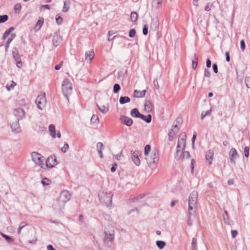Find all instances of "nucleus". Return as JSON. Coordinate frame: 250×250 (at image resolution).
I'll use <instances>...</instances> for the list:
<instances>
[{
    "label": "nucleus",
    "instance_id": "f257e3e1",
    "mask_svg": "<svg viewBox=\"0 0 250 250\" xmlns=\"http://www.w3.org/2000/svg\"><path fill=\"white\" fill-rule=\"evenodd\" d=\"M198 200V192L195 190L192 191L188 198V210L187 212L188 224L191 226L195 218Z\"/></svg>",
    "mask_w": 250,
    "mask_h": 250
},
{
    "label": "nucleus",
    "instance_id": "f03ea898",
    "mask_svg": "<svg viewBox=\"0 0 250 250\" xmlns=\"http://www.w3.org/2000/svg\"><path fill=\"white\" fill-rule=\"evenodd\" d=\"M187 136L185 133H181L176 147V153L175 158L177 160L186 161L189 159V152L188 151H184L186 144Z\"/></svg>",
    "mask_w": 250,
    "mask_h": 250
},
{
    "label": "nucleus",
    "instance_id": "7ed1b4c3",
    "mask_svg": "<svg viewBox=\"0 0 250 250\" xmlns=\"http://www.w3.org/2000/svg\"><path fill=\"white\" fill-rule=\"evenodd\" d=\"M144 155L149 167L152 169H155L159 161L158 150L156 148L151 150L150 146L147 145L145 147Z\"/></svg>",
    "mask_w": 250,
    "mask_h": 250
},
{
    "label": "nucleus",
    "instance_id": "20e7f679",
    "mask_svg": "<svg viewBox=\"0 0 250 250\" xmlns=\"http://www.w3.org/2000/svg\"><path fill=\"white\" fill-rule=\"evenodd\" d=\"M70 198L71 195L69 192L67 190H63L60 193L58 199L53 204V206L55 209H61Z\"/></svg>",
    "mask_w": 250,
    "mask_h": 250
},
{
    "label": "nucleus",
    "instance_id": "39448f33",
    "mask_svg": "<svg viewBox=\"0 0 250 250\" xmlns=\"http://www.w3.org/2000/svg\"><path fill=\"white\" fill-rule=\"evenodd\" d=\"M115 231L111 228H106L104 229V245L107 247L111 246L114 239Z\"/></svg>",
    "mask_w": 250,
    "mask_h": 250
},
{
    "label": "nucleus",
    "instance_id": "423d86ee",
    "mask_svg": "<svg viewBox=\"0 0 250 250\" xmlns=\"http://www.w3.org/2000/svg\"><path fill=\"white\" fill-rule=\"evenodd\" d=\"M62 90L64 95L68 99V96L72 93V84L68 79H65L62 81Z\"/></svg>",
    "mask_w": 250,
    "mask_h": 250
},
{
    "label": "nucleus",
    "instance_id": "0eeeda50",
    "mask_svg": "<svg viewBox=\"0 0 250 250\" xmlns=\"http://www.w3.org/2000/svg\"><path fill=\"white\" fill-rule=\"evenodd\" d=\"M31 158L33 162L41 168L45 169L44 164V158L41 154L37 152H33L31 153Z\"/></svg>",
    "mask_w": 250,
    "mask_h": 250
},
{
    "label": "nucleus",
    "instance_id": "6e6552de",
    "mask_svg": "<svg viewBox=\"0 0 250 250\" xmlns=\"http://www.w3.org/2000/svg\"><path fill=\"white\" fill-rule=\"evenodd\" d=\"M35 103L39 109L43 110L44 109L46 104V99L45 93H41L39 94L36 98Z\"/></svg>",
    "mask_w": 250,
    "mask_h": 250
},
{
    "label": "nucleus",
    "instance_id": "1a4fd4ad",
    "mask_svg": "<svg viewBox=\"0 0 250 250\" xmlns=\"http://www.w3.org/2000/svg\"><path fill=\"white\" fill-rule=\"evenodd\" d=\"M112 194L106 192H102L99 195V199L101 202L106 205L111 204Z\"/></svg>",
    "mask_w": 250,
    "mask_h": 250
},
{
    "label": "nucleus",
    "instance_id": "9d476101",
    "mask_svg": "<svg viewBox=\"0 0 250 250\" xmlns=\"http://www.w3.org/2000/svg\"><path fill=\"white\" fill-rule=\"evenodd\" d=\"M141 155V152L138 150H132L131 151V158L133 163L137 166H139L141 164V161L139 157Z\"/></svg>",
    "mask_w": 250,
    "mask_h": 250
},
{
    "label": "nucleus",
    "instance_id": "9b49d317",
    "mask_svg": "<svg viewBox=\"0 0 250 250\" xmlns=\"http://www.w3.org/2000/svg\"><path fill=\"white\" fill-rule=\"evenodd\" d=\"M28 232L30 233V239L28 240L27 243L31 245H35L37 242L38 237L37 232L35 230L32 231V229L29 228L27 229Z\"/></svg>",
    "mask_w": 250,
    "mask_h": 250
},
{
    "label": "nucleus",
    "instance_id": "f8f14e48",
    "mask_svg": "<svg viewBox=\"0 0 250 250\" xmlns=\"http://www.w3.org/2000/svg\"><path fill=\"white\" fill-rule=\"evenodd\" d=\"M57 164L56 159L54 156H49L46 161L45 168H51L55 166Z\"/></svg>",
    "mask_w": 250,
    "mask_h": 250
},
{
    "label": "nucleus",
    "instance_id": "ddd939ff",
    "mask_svg": "<svg viewBox=\"0 0 250 250\" xmlns=\"http://www.w3.org/2000/svg\"><path fill=\"white\" fill-rule=\"evenodd\" d=\"M229 156L230 158V161L233 164H235V159L238 157V154L234 148H231L229 151Z\"/></svg>",
    "mask_w": 250,
    "mask_h": 250
},
{
    "label": "nucleus",
    "instance_id": "4468645a",
    "mask_svg": "<svg viewBox=\"0 0 250 250\" xmlns=\"http://www.w3.org/2000/svg\"><path fill=\"white\" fill-rule=\"evenodd\" d=\"M13 114L18 118V120L21 119L25 117L24 111L21 108L15 109L13 111Z\"/></svg>",
    "mask_w": 250,
    "mask_h": 250
},
{
    "label": "nucleus",
    "instance_id": "2eb2a0df",
    "mask_svg": "<svg viewBox=\"0 0 250 250\" xmlns=\"http://www.w3.org/2000/svg\"><path fill=\"white\" fill-rule=\"evenodd\" d=\"M11 128L12 132L14 133H18L21 131V129L18 121H15L11 124Z\"/></svg>",
    "mask_w": 250,
    "mask_h": 250
},
{
    "label": "nucleus",
    "instance_id": "dca6fc26",
    "mask_svg": "<svg viewBox=\"0 0 250 250\" xmlns=\"http://www.w3.org/2000/svg\"><path fill=\"white\" fill-rule=\"evenodd\" d=\"M178 130L179 128L176 125L172 127L168 133V138L170 141H171L173 139L174 136L178 132Z\"/></svg>",
    "mask_w": 250,
    "mask_h": 250
},
{
    "label": "nucleus",
    "instance_id": "f3484780",
    "mask_svg": "<svg viewBox=\"0 0 250 250\" xmlns=\"http://www.w3.org/2000/svg\"><path fill=\"white\" fill-rule=\"evenodd\" d=\"M120 121L123 124L127 126H130L133 124L132 120L131 118L125 116H121L120 118Z\"/></svg>",
    "mask_w": 250,
    "mask_h": 250
},
{
    "label": "nucleus",
    "instance_id": "a211bd4d",
    "mask_svg": "<svg viewBox=\"0 0 250 250\" xmlns=\"http://www.w3.org/2000/svg\"><path fill=\"white\" fill-rule=\"evenodd\" d=\"M62 41V38L59 34H56L53 38V44L55 47L58 46Z\"/></svg>",
    "mask_w": 250,
    "mask_h": 250
},
{
    "label": "nucleus",
    "instance_id": "6ab92c4d",
    "mask_svg": "<svg viewBox=\"0 0 250 250\" xmlns=\"http://www.w3.org/2000/svg\"><path fill=\"white\" fill-rule=\"evenodd\" d=\"M213 152L212 150H209L206 154V161L209 165L212 164V160L213 159Z\"/></svg>",
    "mask_w": 250,
    "mask_h": 250
},
{
    "label": "nucleus",
    "instance_id": "aec40b11",
    "mask_svg": "<svg viewBox=\"0 0 250 250\" xmlns=\"http://www.w3.org/2000/svg\"><path fill=\"white\" fill-rule=\"evenodd\" d=\"M94 53L93 50H90L85 52V59L91 61L94 58Z\"/></svg>",
    "mask_w": 250,
    "mask_h": 250
},
{
    "label": "nucleus",
    "instance_id": "412c9836",
    "mask_svg": "<svg viewBox=\"0 0 250 250\" xmlns=\"http://www.w3.org/2000/svg\"><path fill=\"white\" fill-rule=\"evenodd\" d=\"M146 93V90H144L142 91H139L137 90H134V96L136 98H143L145 96Z\"/></svg>",
    "mask_w": 250,
    "mask_h": 250
},
{
    "label": "nucleus",
    "instance_id": "4be33fe9",
    "mask_svg": "<svg viewBox=\"0 0 250 250\" xmlns=\"http://www.w3.org/2000/svg\"><path fill=\"white\" fill-rule=\"evenodd\" d=\"M97 107L99 110L103 114L107 113L109 110L108 106L107 104L102 105H97Z\"/></svg>",
    "mask_w": 250,
    "mask_h": 250
},
{
    "label": "nucleus",
    "instance_id": "5701e85b",
    "mask_svg": "<svg viewBox=\"0 0 250 250\" xmlns=\"http://www.w3.org/2000/svg\"><path fill=\"white\" fill-rule=\"evenodd\" d=\"M144 107H145V110L146 112H150L151 111V102L147 100L146 101L144 104Z\"/></svg>",
    "mask_w": 250,
    "mask_h": 250
},
{
    "label": "nucleus",
    "instance_id": "b1692460",
    "mask_svg": "<svg viewBox=\"0 0 250 250\" xmlns=\"http://www.w3.org/2000/svg\"><path fill=\"white\" fill-rule=\"evenodd\" d=\"M139 118L143 120L147 123H149L151 121V116L150 114H148L147 116H145L143 114H140Z\"/></svg>",
    "mask_w": 250,
    "mask_h": 250
},
{
    "label": "nucleus",
    "instance_id": "393cba45",
    "mask_svg": "<svg viewBox=\"0 0 250 250\" xmlns=\"http://www.w3.org/2000/svg\"><path fill=\"white\" fill-rule=\"evenodd\" d=\"M49 131L50 132V135L55 138L56 137L55 127L53 125H50L49 126Z\"/></svg>",
    "mask_w": 250,
    "mask_h": 250
},
{
    "label": "nucleus",
    "instance_id": "a878e982",
    "mask_svg": "<svg viewBox=\"0 0 250 250\" xmlns=\"http://www.w3.org/2000/svg\"><path fill=\"white\" fill-rule=\"evenodd\" d=\"M16 85V83L13 81H11L7 83L6 88L8 91H11L14 88Z\"/></svg>",
    "mask_w": 250,
    "mask_h": 250
},
{
    "label": "nucleus",
    "instance_id": "bb28decb",
    "mask_svg": "<svg viewBox=\"0 0 250 250\" xmlns=\"http://www.w3.org/2000/svg\"><path fill=\"white\" fill-rule=\"evenodd\" d=\"M15 36H16L15 34H12L11 35V37L9 38L8 39V40H7L6 42V46H5V51L6 52L8 51L9 44L11 43V42L13 41V40L15 38Z\"/></svg>",
    "mask_w": 250,
    "mask_h": 250
},
{
    "label": "nucleus",
    "instance_id": "cd10ccee",
    "mask_svg": "<svg viewBox=\"0 0 250 250\" xmlns=\"http://www.w3.org/2000/svg\"><path fill=\"white\" fill-rule=\"evenodd\" d=\"M63 7L62 11L64 12L68 11L69 9V5L70 4V1L69 0H65L63 2Z\"/></svg>",
    "mask_w": 250,
    "mask_h": 250
},
{
    "label": "nucleus",
    "instance_id": "c85d7f7f",
    "mask_svg": "<svg viewBox=\"0 0 250 250\" xmlns=\"http://www.w3.org/2000/svg\"><path fill=\"white\" fill-rule=\"evenodd\" d=\"M192 67L193 69H195L198 64V57L196 54H194L192 61Z\"/></svg>",
    "mask_w": 250,
    "mask_h": 250
},
{
    "label": "nucleus",
    "instance_id": "c756f323",
    "mask_svg": "<svg viewBox=\"0 0 250 250\" xmlns=\"http://www.w3.org/2000/svg\"><path fill=\"white\" fill-rule=\"evenodd\" d=\"M91 123L93 125H97L99 122V119L97 115H93L90 120Z\"/></svg>",
    "mask_w": 250,
    "mask_h": 250
},
{
    "label": "nucleus",
    "instance_id": "7c9ffc66",
    "mask_svg": "<svg viewBox=\"0 0 250 250\" xmlns=\"http://www.w3.org/2000/svg\"><path fill=\"white\" fill-rule=\"evenodd\" d=\"M130 101V98L126 96L121 97L119 99V102L121 104H125L129 103Z\"/></svg>",
    "mask_w": 250,
    "mask_h": 250
},
{
    "label": "nucleus",
    "instance_id": "2f4dec72",
    "mask_svg": "<svg viewBox=\"0 0 250 250\" xmlns=\"http://www.w3.org/2000/svg\"><path fill=\"white\" fill-rule=\"evenodd\" d=\"M131 115L135 118H139L140 116V112H139L138 110L136 108H134L131 111Z\"/></svg>",
    "mask_w": 250,
    "mask_h": 250
},
{
    "label": "nucleus",
    "instance_id": "473e14b6",
    "mask_svg": "<svg viewBox=\"0 0 250 250\" xmlns=\"http://www.w3.org/2000/svg\"><path fill=\"white\" fill-rule=\"evenodd\" d=\"M14 30V28L12 27L6 30V31L4 32V33L3 35L2 39L3 40H5L7 36L10 34V33Z\"/></svg>",
    "mask_w": 250,
    "mask_h": 250
},
{
    "label": "nucleus",
    "instance_id": "72a5a7b5",
    "mask_svg": "<svg viewBox=\"0 0 250 250\" xmlns=\"http://www.w3.org/2000/svg\"><path fill=\"white\" fill-rule=\"evenodd\" d=\"M21 9V5L20 3L16 4L14 6L15 12L17 14H19Z\"/></svg>",
    "mask_w": 250,
    "mask_h": 250
},
{
    "label": "nucleus",
    "instance_id": "f704fd0d",
    "mask_svg": "<svg viewBox=\"0 0 250 250\" xmlns=\"http://www.w3.org/2000/svg\"><path fill=\"white\" fill-rule=\"evenodd\" d=\"M130 19L132 22L136 21L138 19V14L135 12H132L130 15Z\"/></svg>",
    "mask_w": 250,
    "mask_h": 250
},
{
    "label": "nucleus",
    "instance_id": "c9c22d12",
    "mask_svg": "<svg viewBox=\"0 0 250 250\" xmlns=\"http://www.w3.org/2000/svg\"><path fill=\"white\" fill-rule=\"evenodd\" d=\"M211 110L209 109L206 111H202L201 113V119L203 120L204 118L207 116H209L211 114Z\"/></svg>",
    "mask_w": 250,
    "mask_h": 250
},
{
    "label": "nucleus",
    "instance_id": "e433bc0d",
    "mask_svg": "<svg viewBox=\"0 0 250 250\" xmlns=\"http://www.w3.org/2000/svg\"><path fill=\"white\" fill-rule=\"evenodd\" d=\"M1 235L5 239V240L9 243H11L14 241V239L8 235L3 233L2 232H0Z\"/></svg>",
    "mask_w": 250,
    "mask_h": 250
},
{
    "label": "nucleus",
    "instance_id": "4c0bfd02",
    "mask_svg": "<svg viewBox=\"0 0 250 250\" xmlns=\"http://www.w3.org/2000/svg\"><path fill=\"white\" fill-rule=\"evenodd\" d=\"M51 183V181L47 178H44L42 180V183L44 186H48Z\"/></svg>",
    "mask_w": 250,
    "mask_h": 250
},
{
    "label": "nucleus",
    "instance_id": "58836bf2",
    "mask_svg": "<svg viewBox=\"0 0 250 250\" xmlns=\"http://www.w3.org/2000/svg\"><path fill=\"white\" fill-rule=\"evenodd\" d=\"M156 245L160 249H162L165 246L166 243L163 241H157L156 242Z\"/></svg>",
    "mask_w": 250,
    "mask_h": 250
},
{
    "label": "nucleus",
    "instance_id": "ea45409f",
    "mask_svg": "<svg viewBox=\"0 0 250 250\" xmlns=\"http://www.w3.org/2000/svg\"><path fill=\"white\" fill-rule=\"evenodd\" d=\"M43 23V21H42L41 20H38V21H37V22L36 23V24L35 26V28L37 30H39L41 28L42 26V25Z\"/></svg>",
    "mask_w": 250,
    "mask_h": 250
},
{
    "label": "nucleus",
    "instance_id": "a19ab883",
    "mask_svg": "<svg viewBox=\"0 0 250 250\" xmlns=\"http://www.w3.org/2000/svg\"><path fill=\"white\" fill-rule=\"evenodd\" d=\"M191 248L192 249H194V250H195V248H197V240L195 238L192 239Z\"/></svg>",
    "mask_w": 250,
    "mask_h": 250
},
{
    "label": "nucleus",
    "instance_id": "79ce46f5",
    "mask_svg": "<svg viewBox=\"0 0 250 250\" xmlns=\"http://www.w3.org/2000/svg\"><path fill=\"white\" fill-rule=\"evenodd\" d=\"M7 20H8V16L7 15H4L0 16V23L7 21Z\"/></svg>",
    "mask_w": 250,
    "mask_h": 250
},
{
    "label": "nucleus",
    "instance_id": "37998d69",
    "mask_svg": "<svg viewBox=\"0 0 250 250\" xmlns=\"http://www.w3.org/2000/svg\"><path fill=\"white\" fill-rule=\"evenodd\" d=\"M13 56L14 59L18 58L19 57V54H18V51L16 48H15L13 49L12 51Z\"/></svg>",
    "mask_w": 250,
    "mask_h": 250
},
{
    "label": "nucleus",
    "instance_id": "c03bdc74",
    "mask_svg": "<svg viewBox=\"0 0 250 250\" xmlns=\"http://www.w3.org/2000/svg\"><path fill=\"white\" fill-rule=\"evenodd\" d=\"M136 35V30L135 29H132L129 31V37L130 38H134Z\"/></svg>",
    "mask_w": 250,
    "mask_h": 250
},
{
    "label": "nucleus",
    "instance_id": "a18cd8bd",
    "mask_svg": "<svg viewBox=\"0 0 250 250\" xmlns=\"http://www.w3.org/2000/svg\"><path fill=\"white\" fill-rule=\"evenodd\" d=\"M56 21L58 24L60 25L62 23V18L58 15H56Z\"/></svg>",
    "mask_w": 250,
    "mask_h": 250
},
{
    "label": "nucleus",
    "instance_id": "49530a36",
    "mask_svg": "<svg viewBox=\"0 0 250 250\" xmlns=\"http://www.w3.org/2000/svg\"><path fill=\"white\" fill-rule=\"evenodd\" d=\"M120 89V86L119 84L116 83L114 85L113 91L115 93H117Z\"/></svg>",
    "mask_w": 250,
    "mask_h": 250
},
{
    "label": "nucleus",
    "instance_id": "de8ad7c7",
    "mask_svg": "<svg viewBox=\"0 0 250 250\" xmlns=\"http://www.w3.org/2000/svg\"><path fill=\"white\" fill-rule=\"evenodd\" d=\"M97 150H103L104 149V146L102 143L99 142L97 144Z\"/></svg>",
    "mask_w": 250,
    "mask_h": 250
},
{
    "label": "nucleus",
    "instance_id": "09e8293b",
    "mask_svg": "<svg viewBox=\"0 0 250 250\" xmlns=\"http://www.w3.org/2000/svg\"><path fill=\"white\" fill-rule=\"evenodd\" d=\"M15 60L16 62L17 66L18 68H21L22 66V62H21V60L19 59V58L15 59Z\"/></svg>",
    "mask_w": 250,
    "mask_h": 250
},
{
    "label": "nucleus",
    "instance_id": "8fccbe9b",
    "mask_svg": "<svg viewBox=\"0 0 250 250\" xmlns=\"http://www.w3.org/2000/svg\"><path fill=\"white\" fill-rule=\"evenodd\" d=\"M68 148H69V146H68V144L65 143V144H64L63 146L62 147L61 150L63 152L65 153L68 150Z\"/></svg>",
    "mask_w": 250,
    "mask_h": 250
},
{
    "label": "nucleus",
    "instance_id": "3c124183",
    "mask_svg": "<svg viewBox=\"0 0 250 250\" xmlns=\"http://www.w3.org/2000/svg\"><path fill=\"white\" fill-rule=\"evenodd\" d=\"M245 83L248 88L250 89V77H246L245 78Z\"/></svg>",
    "mask_w": 250,
    "mask_h": 250
},
{
    "label": "nucleus",
    "instance_id": "603ef678",
    "mask_svg": "<svg viewBox=\"0 0 250 250\" xmlns=\"http://www.w3.org/2000/svg\"><path fill=\"white\" fill-rule=\"evenodd\" d=\"M244 154L246 157H248L249 155V147L246 146L244 148Z\"/></svg>",
    "mask_w": 250,
    "mask_h": 250
},
{
    "label": "nucleus",
    "instance_id": "864d4df0",
    "mask_svg": "<svg viewBox=\"0 0 250 250\" xmlns=\"http://www.w3.org/2000/svg\"><path fill=\"white\" fill-rule=\"evenodd\" d=\"M223 218L225 222H227L229 219V214L228 212L225 210L224 211V214H223Z\"/></svg>",
    "mask_w": 250,
    "mask_h": 250
},
{
    "label": "nucleus",
    "instance_id": "5fc2aeb1",
    "mask_svg": "<svg viewBox=\"0 0 250 250\" xmlns=\"http://www.w3.org/2000/svg\"><path fill=\"white\" fill-rule=\"evenodd\" d=\"M29 224L28 223L26 222H24V221H23V222H21L20 225H19V227L22 228V229H23L25 227L28 226Z\"/></svg>",
    "mask_w": 250,
    "mask_h": 250
},
{
    "label": "nucleus",
    "instance_id": "6e6d98bb",
    "mask_svg": "<svg viewBox=\"0 0 250 250\" xmlns=\"http://www.w3.org/2000/svg\"><path fill=\"white\" fill-rule=\"evenodd\" d=\"M240 46L242 51H244L245 50V44L243 40H242L240 42Z\"/></svg>",
    "mask_w": 250,
    "mask_h": 250
},
{
    "label": "nucleus",
    "instance_id": "4d7b16f0",
    "mask_svg": "<svg viewBox=\"0 0 250 250\" xmlns=\"http://www.w3.org/2000/svg\"><path fill=\"white\" fill-rule=\"evenodd\" d=\"M153 84L155 88L157 89H159V85L157 79L154 80L153 81Z\"/></svg>",
    "mask_w": 250,
    "mask_h": 250
},
{
    "label": "nucleus",
    "instance_id": "13d9d810",
    "mask_svg": "<svg viewBox=\"0 0 250 250\" xmlns=\"http://www.w3.org/2000/svg\"><path fill=\"white\" fill-rule=\"evenodd\" d=\"M204 75L207 78H209L210 76V72L207 69L204 70Z\"/></svg>",
    "mask_w": 250,
    "mask_h": 250
},
{
    "label": "nucleus",
    "instance_id": "bf43d9fd",
    "mask_svg": "<svg viewBox=\"0 0 250 250\" xmlns=\"http://www.w3.org/2000/svg\"><path fill=\"white\" fill-rule=\"evenodd\" d=\"M147 25H144L143 29V34L145 35H146L147 34Z\"/></svg>",
    "mask_w": 250,
    "mask_h": 250
},
{
    "label": "nucleus",
    "instance_id": "052dcab7",
    "mask_svg": "<svg viewBox=\"0 0 250 250\" xmlns=\"http://www.w3.org/2000/svg\"><path fill=\"white\" fill-rule=\"evenodd\" d=\"M231 236L233 238H234L238 234V232L236 230H232L231 231Z\"/></svg>",
    "mask_w": 250,
    "mask_h": 250
},
{
    "label": "nucleus",
    "instance_id": "680f3d73",
    "mask_svg": "<svg viewBox=\"0 0 250 250\" xmlns=\"http://www.w3.org/2000/svg\"><path fill=\"white\" fill-rule=\"evenodd\" d=\"M211 4L209 3H208L205 7V10L206 11H209L210 10Z\"/></svg>",
    "mask_w": 250,
    "mask_h": 250
},
{
    "label": "nucleus",
    "instance_id": "e2e57ef3",
    "mask_svg": "<svg viewBox=\"0 0 250 250\" xmlns=\"http://www.w3.org/2000/svg\"><path fill=\"white\" fill-rule=\"evenodd\" d=\"M62 64H63V62H61L59 64L56 65L55 66V69L56 70H59L61 68V67L62 66Z\"/></svg>",
    "mask_w": 250,
    "mask_h": 250
},
{
    "label": "nucleus",
    "instance_id": "0e129e2a",
    "mask_svg": "<svg viewBox=\"0 0 250 250\" xmlns=\"http://www.w3.org/2000/svg\"><path fill=\"white\" fill-rule=\"evenodd\" d=\"M213 71L214 73H217L218 72L217 65L216 63H213L212 65Z\"/></svg>",
    "mask_w": 250,
    "mask_h": 250
},
{
    "label": "nucleus",
    "instance_id": "69168bd1",
    "mask_svg": "<svg viewBox=\"0 0 250 250\" xmlns=\"http://www.w3.org/2000/svg\"><path fill=\"white\" fill-rule=\"evenodd\" d=\"M43 8H45L47 9H50V6L48 4L42 5L41 7V10H42Z\"/></svg>",
    "mask_w": 250,
    "mask_h": 250
},
{
    "label": "nucleus",
    "instance_id": "338daca9",
    "mask_svg": "<svg viewBox=\"0 0 250 250\" xmlns=\"http://www.w3.org/2000/svg\"><path fill=\"white\" fill-rule=\"evenodd\" d=\"M211 64V62L210 60L209 59H207V62H206L207 67H210Z\"/></svg>",
    "mask_w": 250,
    "mask_h": 250
},
{
    "label": "nucleus",
    "instance_id": "774afa93",
    "mask_svg": "<svg viewBox=\"0 0 250 250\" xmlns=\"http://www.w3.org/2000/svg\"><path fill=\"white\" fill-rule=\"evenodd\" d=\"M47 250H56L51 245H49L47 247Z\"/></svg>",
    "mask_w": 250,
    "mask_h": 250
}]
</instances>
